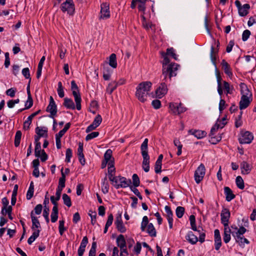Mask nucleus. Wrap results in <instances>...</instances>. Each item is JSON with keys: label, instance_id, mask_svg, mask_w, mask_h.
<instances>
[{"label": "nucleus", "instance_id": "nucleus-8", "mask_svg": "<svg viewBox=\"0 0 256 256\" xmlns=\"http://www.w3.org/2000/svg\"><path fill=\"white\" fill-rule=\"evenodd\" d=\"M235 4L238 9V14L241 16H246L248 13V10L250 8V6L248 4H244L242 6L240 2L238 0L235 1Z\"/></svg>", "mask_w": 256, "mask_h": 256}, {"label": "nucleus", "instance_id": "nucleus-12", "mask_svg": "<svg viewBox=\"0 0 256 256\" xmlns=\"http://www.w3.org/2000/svg\"><path fill=\"white\" fill-rule=\"evenodd\" d=\"M46 111L50 113V117L54 118L57 112V107L53 98L50 96V103L46 108Z\"/></svg>", "mask_w": 256, "mask_h": 256}, {"label": "nucleus", "instance_id": "nucleus-5", "mask_svg": "<svg viewBox=\"0 0 256 256\" xmlns=\"http://www.w3.org/2000/svg\"><path fill=\"white\" fill-rule=\"evenodd\" d=\"M60 9L62 12H66L70 15H73L74 12L75 8L72 0H66L60 6Z\"/></svg>", "mask_w": 256, "mask_h": 256}, {"label": "nucleus", "instance_id": "nucleus-44", "mask_svg": "<svg viewBox=\"0 0 256 256\" xmlns=\"http://www.w3.org/2000/svg\"><path fill=\"white\" fill-rule=\"evenodd\" d=\"M62 200L64 204H66L67 206L70 207L72 206L70 198L66 194H62Z\"/></svg>", "mask_w": 256, "mask_h": 256}, {"label": "nucleus", "instance_id": "nucleus-50", "mask_svg": "<svg viewBox=\"0 0 256 256\" xmlns=\"http://www.w3.org/2000/svg\"><path fill=\"white\" fill-rule=\"evenodd\" d=\"M42 149L40 143H38L36 144L34 153L35 156L36 157H39L40 156V154L42 153Z\"/></svg>", "mask_w": 256, "mask_h": 256}, {"label": "nucleus", "instance_id": "nucleus-28", "mask_svg": "<svg viewBox=\"0 0 256 256\" xmlns=\"http://www.w3.org/2000/svg\"><path fill=\"white\" fill-rule=\"evenodd\" d=\"M237 243L238 244L239 246L241 247H244L245 244H248L250 243L248 240L244 238L243 236H236L234 237Z\"/></svg>", "mask_w": 256, "mask_h": 256}, {"label": "nucleus", "instance_id": "nucleus-43", "mask_svg": "<svg viewBox=\"0 0 256 256\" xmlns=\"http://www.w3.org/2000/svg\"><path fill=\"white\" fill-rule=\"evenodd\" d=\"M22 137V132L20 130H18L16 132L15 138H14V146L18 147L20 144V140Z\"/></svg>", "mask_w": 256, "mask_h": 256}, {"label": "nucleus", "instance_id": "nucleus-9", "mask_svg": "<svg viewBox=\"0 0 256 256\" xmlns=\"http://www.w3.org/2000/svg\"><path fill=\"white\" fill-rule=\"evenodd\" d=\"M169 108L172 112L174 114H180L186 111V108L182 106L181 103H170Z\"/></svg>", "mask_w": 256, "mask_h": 256}, {"label": "nucleus", "instance_id": "nucleus-34", "mask_svg": "<svg viewBox=\"0 0 256 256\" xmlns=\"http://www.w3.org/2000/svg\"><path fill=\"white\" fill-rule=\"evenodd\" d=\"M246 232V230L245 228L242 226L237 230V232L232 231V234L233 237L236 236H243V234Z\"/></svg>", "mask_w": 256, "mask_h": 256}, {"label": "nucleus", "instance_id": "nucleus-56", "mask_svg": "<svg viewBox=\"0 0 256 256\" xmlns=\"http://www.w3.org/2000/svg\"><path fill=\"white\" fill-rule=\"evenodd\" d=\"M33 104V100L32 97H28V100L25 102L24 109H28L30 108Z\"/></svg>", "mask_w": 256, "mask_h": 256}, {"label": "nucleus", "instance_id": "nucleus-63", "mask_svg": "<svg viewBox=\"0 0 256 256\" xmlns=\"http://www.w3.org/2000/svg\"><path fill=\"white\" fill-rule=\"evenodd\" d=\"M16 92V89L14 88H11L10 89H8L6 93V95L10 96L11 98H14L15 96V94Z\"/></svg>", "mask_w": 256, "mask_h": 256}, {"label": "nucleus", "instance_id": "nucleus-15", "mask_svg": "<svg viewBox=\"0 0 256 256\" xmlns=\"http://www.w3.org/2000/svg\"><path fill=\"white\" fill-rule=\"evenodd\" d=\"M109 4L104 2L101 4L100 18H108L110 17Z\"/></svg>", "mask_w": 256, "mask_h": 256}, {"label": "nucleus", "instance_id": "nucleus-26", "mask_svg": "<svg viewBox=\"0 0 256 256\" xmlns=\"http://www.w3.org/2000/svg\"><path fill=\"white\" fill-rule=\"evenodd\" d=\"M242 96H249L251 98L252 94L250 92L246 84L242 83L240 84Z\"/></svg>", "mask_w": 256, "mask_h": 256}, {"label": "nucleus", "instance_id": "nucleus-31", "mask_svg": "<svg viewBox=\"0 0 256 256\" xmlns=\"http://www.w3.org/2000/svg\"><path fill=\"white\" fill-rule=\"evenodd\" d=\"M116 244L120 248L126 247V242L123 235L120 234L116 238Z\"/></svg>", "mask_w": 256, "mask_h": 256}, {"label": "nucleus", "instance_id": "nucleus-13", "mask_svg": "<svg viewBox=\"0 0 256 256\" xmlns=\"http://www.w3.org/2000/svg\"><path fill=\"white\" fill-rule=\"evenodd\" d=\"M230 216V213L228 209L224 208L222 210L220 214L221 222L223 224L224 226H228Z\"/></svg>", "mask_w": 256, "mask_h": 256}, {"label": "nucleus", "instance_id": "nucleus-59", "mask_svg": "<svg viewBox=\"0 0 256 256\" xmlns=\"http://www.w3.org/2000/svg\"><path fill=\"white\" fill-rule=\"evenodd\" d=\"M47 131L45 130H44L42 128L37 127L36 128V134L40 136H44V134L46 133Z\"/></svg>", "mask_w": 256, "mask_h": 256}, {"label": "nucleus", "instance_id": "nucleus-48", "mask_svg": "<svg viewBox=\"0 0 256 256\" xmlns=\"http://www.w3.org/2000/svg\"><path fill=\"white\" fill-rule=\"evenodd\" d=\"M64 220H62L59 221L58 230L59 232L60 236L64 234V232L66 230V228L64 227Z\"/></svg>", "mask_w": 256, "mask_h": 256}, {"label": "nucleus", "instance_id": "nucleus-55", "mask_svg": "<svg viewBox=\"0 0 256 256\" xmlns=\"http://www.w3.org/2000/svg\"><path fill=\"white\" fill-rule=\"evenodd\" d=\"M49 211V208L45 206L43 212V216L47 224H48L50 222V219L48 217Z\"/></svg>", "mask_w": 256, "mask_h": 256}, {"label": "nucleus", "instance_id": "nucleus-21", "mask_svg": "<svg viewBox=\"0 0 256 256\" xmlns=\"http://www.w3.org/2000/svg\"><path fill=\"white\" fill-rule=\"evenodd\" d=\"M72 94L74 98V100L76 104V107L78 110L81 109V101L82 98L78 91L72 92Z\"/></svg>", "mask_w": 256, "mask_h": 256}, {"label": "nucleus", "instance_id": "nucleus-62", "mask_svg": "<svg viewBox=\"0 0 256 256\" xmlns=\"http://www.w3.org/2000/svg\"><path fill=\"white\" fill-rule=\"evenodd\" d=\"M12 210V208L11 206H7L6 207H2V214L3 215H6V214L11 213Z\"/></svg>", "mask_w": 256, "mask_h": 256}, {"label": "nucleus", "instance_id": "nucleus-46", "mask_svg": "<svg viewBox=\"0 0 256 256\" xmlns=\"http://www.w3.org/2000/svg\"><path fill=\"white\" fill-rule=\"evenodd\" d=\"M148 224V220L147 216H144L142 218V221L141 223L140 228L142 231H144L146 226Z\"/></svg>", "mask_w": 256, "mask_h": 256}, {"label": "nucleus", "instance_id": "nucleus-49", "mask_svg": "<svg viewBox=\"0 0 256 256\" xmlns=\"http://www.w3.org/2000/svg\"><path fill=\"white\" fill-rule=\"evenodd\" d=\"M58 93L60 98H63L64 96V88L60 82L58 83Z\"/></svg>", "mask_w": 256, "mask_h": 256}, {"label": "nucleus", "instance_id": "nucleus-29", "mask_svg": "<svg viewBox=\"0 0 256 256\" xmlns=\"http://www.w3.org/2000/svg\"><path fill=\"white\" fill-rule=\"evenodd\" d=\"M64 106L68 109L74 110L76 108L74 102L71 98H64Z\"/></svg>", "mask_w": 256, "mask_h": 256}, {"label": "nucleus", "instance_id": "nucleus-57", "mask_svg": "<svg viewBox=\"0 0 256 256\" xmlns=\"http://www.w3.org/2000/svg\"><path fill=\"white\" fill-rule=\"evenodd\" d=\"M174 49L172 48H168L166 50L167 56H171L174 60H177L176 55L174 52Z\"/></svg>", "mask_w": 256, "mask_h": 256}, {"label": "nucleus", "instance_id": "nucleus-23", "mask_svg": "<svg viewBox=\"0 0 256 256\" xmlns=\"http://www.w3.org/2000/svg\"><path fill=\"white\" fill-rule=\"evenodd\" d=\"M224 192L226 195V199L228 202L231 201L235 198V195L233 194L232 190L229 187L225 186L224 188Z\"/></svg>", "mask_w": 256, "mask_h": 256}, {"label": "nucleus", "instance_id": "nucleus-36", "mask_svg": "<svg viewBox=\"0 0 256 256\" xmlns=\"http://www.w3.org/2000/svg\"><path fill=\"white\" fill-rule=\"evenodd\" d=\"M109 64L113 68H116L117 66L116 58L114 54H112L110 56Z\"/></svg>", "mask_w": 256, "mask_h": 256}, {"label": "nucleus", "instance_id": "nucleus-53", "mask_svg": "<svg viewBox=\"0 0 256 256\" xmlns=\"http://www.w3.org/2000/svg\"><path fill=\"white\" fill-rule=\"evenodd\" d=\"M133 185L135 187H138L140 185V181L138 176L136 174H134L132 176Z\"/></svg>", "mask_w": 256, "mask_h": 256}, {"label": "nucleus", "instance_id": "nucleus-22", "mask_svg": "<svg viewBox=\"0 0 256 256\" xmlns=\"http://www.w3.org/2000/svg\"><path fill=\"white\" fill-rule=\"evenodd\" d=\"M186 238L190 243L192 244H196L198 241V237L195 236L191 231H190L188 232L186 236Z\"/></svg>", "mask_w": 256, "mask_h": 256}, {"label": "nucleus", "instance_id": "nucleus-14", "mask_svg": "<svg viewBox=\"0 0 256 256\" xmlns=\"http://www.w3.org/2000/svg\"><path fill=\"white\" fill-rule=\"evenodd\" d=\"M254 138L253 135L250 132L247 131L242 134L241 137L239 138V142L240 144H250Z\"/></svg>", "mask_w": 256, "mask_h": 256}, {"label": "nucleus", "instance_id": "nucleus-40", "mask_svg": "<svg viewBox=\"0 0 256 256\" xmlns=\"http://www.w3.org/2000/svg\"><path fill=\"white\" fill-rule=\"evenodd\" d=\"M190 221L191 226V228L194 231H198V232H200V230H197L196 224V218L194 215H190Z\"/></svg>", "mask_w": 256, "mask_h": 256}, {"label": "nucleus", "instance_id": "nucleus-17", "mask_svg": "<svg viewBox=\"0 0 256 256\" xmlns=\"http://www.w3.org/2000/svg\"><path fill=\"white\" fill-rule=\"evenodd\" d=\"M164 210L166 212V216L168 222L169 227L170 228H172L173 226L172 212L170 207L168 206H165Z\"/></svg>", "mask_w": 256, "mask_h": 256}, {"label": "nucleus", "instance_id": "nucleus-3", "mask_svg": "<svg viewBox=\"0 0 256 256\" xmlns=\"http://www.w3.org/2000/svg\"><path fill=\"white\" fill-rule=\"evenodd\" d=\"M115 180L113 185L116 189L119 188H126L130 186L132 184L130 179H127L126 178L120 176H117V178H116Z\"/></svg>", "mask_w": 256, "mask_h": 256}, {"label": "nucleus", "instance_id": "nucleus-2", "mask_svg": "<svg viewBox=\"0 0 256 256\" xmlns=\"http://www.w3.org/2000/svg\"><path fill=\"white\" fill-rule=\"evenodd\" d=\"M152 84L149 81L143 82L138 84L136 88V96L140 101L144 102L152 88Z\"/></svg>", "mask_w": 256, "mask_h": 256}, {"label": "nucleus", "instance_id": "nucleus-38", "mask_svg": "<svg viewBox=\"0 0 256 256\" xmlns=\"http://www.w3.org/2000/svg\"><path fill=\"white\" fill-rule=\"evenodd\" d=\"M118 86V84L116 82H112L110 83L106 88V92L110 94L114 92V90Z\"/></svg>", "mask_w": 256, "mask_h": 256}, {"label": "nucleus", "instance_id": "nucleus-35", "mask_svg": "<svg viewBox=\"0 0 256 256\" xmlns=\"http://www.w3.org/2000/svg\"><path fill=\"white\" fill-rule=\"evenodd\" d=\"M218 51H215L214 47L213 46H211L210 48V56L211 60L214 64V65L216 66V56H217Z\"/></svg>", "mask_w": 256, "mask_h": 256}, {"label": "nucleus", "instance_id": "nucleus-64", "mask_svg": "<svg viewBox=\"0 0 256 256\" xmlns=\"http://www.w3.org/2000/svg\"><path fill=\"white\" fill-rule=\"evenodd\" d=\"M162 162L156 161L154 166L156 173L158 174L161 172Z\"/></svg>", "mask_w": 256, "mask_h": 256}, {"label": "nucleus", "instance_id": "nucleus-52", "mask_svg": "<svg viewBox=\"0 0 256 256\" xmlns=\"http://www.w3.org/2000/svg\"><path fill=\"white\" fill-rule=\"evenodd\" d=\"M142 24L143 26L146 30H148L152 28V24L151 23L146 21V18L144 16H142Z\"/></svg>", "mask_w": 256, "mask_h": 256}, {"label": "nucleus", "instance_id": "nucleus-19", "mask_svg": "<svg viewBox=\"0 0 256 256\" xmlns=\"http://www.w3.org/2000/svg\"><path fill=\"white\" fill-rule=\"evenodd\" d=\"M188 134L194 135L198 139H200L206 135V132L204 130H188Z\"/></svg>", "mask_w": 256, "mask_h": 256}, {"label": "nucleus", "instance_id": "nucleus-33", "mask_svg": "<svg viewBox=\"0 0 256 256\" xmlns=\"http://www.w3.org/2000/svg\"><path fill=\"white\" fill-rule=\"evenodd\" d=\"M34 232L32 235L28 238V242L29 244H31L39 236L40 230H33Z\"/></svg>", "mask_w": 256, "mask_h": 256}, {"label": "nucleus", "instance_id": "nucleus-1", "mask_svg": "<svg viewBox=\"0 0 256 256\" xmlns=\"http://www.w3.org/2000/svg\"><path fill=\"white\" fill-rule=\"evenodd\" d=\"M161 55L164 60L162 62V76L164 77L163 80L166 81V77L169 76L170 80L172 77L175 76L176 75V71L179 66L175 63H170V59L167 56V54L164 52H160Z\"/></svg>", "mask_w": 256, "mask_h": 256}, {"label": "nucleus", "instance_id": "nucleus-45", "mask_svg": "<svg viewBox=\"0 0 256 256\" xmlns=\"http://www.w3.org/2000/svg\"><path fill=\"white\" fill-rule=\"evenodd\" d=\"M184 212V208L182 206H178L176 208V213L178 218H181Z\"/></svg>", "mask_w": 256, "mask_h": 256}, {"label": "nucleus", "instance_id": "nucleus-30", "mask_svg": "<svg viewBox=\"0 0 256 256\" xmlns=\"http://www.w3.org/2000/svg\"><path fill=\"white\" fill-rule=\"evenodd\" d=\"M64 186L65 184H63L62 182H60V184L58 183V186L56 193V197H54V200H56V202L60 199L62 192V190L63 188H64Z\"/></svg>", "mask_w": 256, "mask_h": 256}, {"label": "nucleus", "instance_id": "nucleus-54", "mask_svg": "<svg viewBox=\"0 0 256 256\" xmlns=\"http://www.w3.org/2000/svg\"><path fill=\"white\" fill-rule=\"evenodd\" d=\"M99 135V132H92L88 134L86 137V140L88 141L94 138L97 137Z\"/></svg>", "mask_w": 256, "mask_h": 256}, {"label": "nucleus", "instance_id": "nucleus-32", "mask_svg": "<svg viewBox=\"0 0 256 256\" xmlns=\"http://www.w3.org/2000/svg\"><path fill=\"white\" fill-rule=\"evenodd\" d=\"M147 232L148 234L152 237H155L156 236V230L152 223H150L147 226Z\"/></svg>", "mask_w": 256, "mask_h": 256}, {"label": "nucleus", "instance_id": "nucleus-6", "mask_svg": "<svg viewBox=\"0 0 256 256\" xmlns=\"http://www.w3.org/2000/svg\"><path fill=\"white\" fill-rule=\"evenodd\" d=\"M163 80L164 78L162 80L160 86L156 88V96L159 98L163 97L167 93L168 90L166 84L168 82V80L169 81L170 80L169 78H168V76L166 77V81Z\"/></svg>", "mask_w": 256, "mask_h": 256}, {"label": "nucleus", "instance_id": "nucleus-10", "mask_svg": "<svg viewBox=\"0 0 256 256\" xmlns=\"http://www.w3.org/2000/svg\"><path fill=\"white\" fill-rule=\"evenodd\" d=\"M225 124V122H224L222 124H218V122H216L215 124V125L210 130V136H211L210 140L212 141V144L216 143V142H218L220 140L221 137L220 136L215 140V138L213 137V136L215 132L218 128H222L224 126Z\"/></svg>", "mask_w": 256, "mask_h": 256}, {"label": "nucleus", "instance_id": "nucleus-25", "mask_svg": "<svg viewBox=\"0 0 256 256\" xmlns=\"http://www.w3.org/2000/svg\"><path fill=\"white\" fill-rule=\"evenodd\" d=\"M232 232L229 227V226H224V241L225 243H228L230 240V234Z\"/></svg>", "mask_w": 256, "mask_h": 256}, {"label": "nucleus", "instance_id": "nucleus-51", "mask_svg": "<svg viewBox=\"0 0 256 256\" xmlns=\"http://www.w3.org/2000/svg\"><path fill=\"white\" fill-rule=\"evenodd\" d=\"M114 160H110L108 164V173H115Z\"/></svg>", "mask_w": 256, "mask_h": 256}, {"label": "nucleus", "instance_id": "nucleus-24", "mask_svg": "<svg viewBox=\"0 0 256 256\" xmlns=\"http://www.w3.org/2000/svg\"><path fill=\"white\" fill-rule=\"evenodd\" d=\"M221 64L226 74L229 77L232 76V73L228 64L224 60H223L222 61Z\"/></svg>", "mask_w": 256, "mask_h": 256}, {"label": "nucleus", "instance_id": "nucleus-60", "mask_svg": "<svg viewBox=\"0 0 256 256\" xmlns=\"http://www.w3.org/2000/svg\"><path fill=\"white\" fill-rule=\"evenodd\" d=\"M72 150L70 148H68L66 150V162H69L70 161V158L72 157Z\"/></svg>", "mask_w": 256, "mask_h": 256}, {"label": "nucleus", "instance_id": "nucleus-37", "mask_svg": "<svg viewBox=\"0 0 256 256\" xmlns=\"http://www.w3.org/2000/svg\"><path fill=\"white\" fill-rule=\"evenodd\" d=\"M34 184L33 182H31L28 190L26 194V198L28 200L31 199L34 195Z\"/></svg>", "mask_w": 256, "mask_h": 256}, {"label": "nucleus", "instance_id": "nucleus-61", "mask_svg": "<svg viewBox=\"0 0 256 256\" xmlns=\"http://www.w3.org/2000/svg\"><path fill=\"white\" fill-rule=\"evenodd\" d=\"M250 34V32L249 30H245L244 31L242 35V40L245 42L248 40Z\"/></svg>", "mask_w": 256, "mask_h": 256}, {"label": "nucleus", "instance_id": "nucleus-47", "mask_svg": "<svg viewBox=\"0 0 256 256\" xmlns=\"http://www.w3.org/2000/svg\"><path fill=\"white\" fill-rule=\"evenodd\" d=\"M96 242H93L92 244V247L90 250L88 256H96Z\"/></svg>", "mask_w": 256, "mask_h": 256}, {"label": "nucleus", "instance_id": "nucleus-18", "mask_svg": "<svg viewBox=\"0 0 256 256\" xmlns=\"http://www.w3.org/2000/svg\"><path fill=\"white\" fill-rule=\"evenodd\" d=\"M249 96H242L239 104L240 110L246 108L250 104L251 100Z\"/></svg>", "mask_w": 256, "mask_h": 256}, {"label": "nucleus", "instance_id": "nucleus-11", "mask_svg": "<svg viewBox=\"0 0 256 256\" xmlns=\"http://www.w3.org/2000/svg\"><path fill=\"white\" fill-rule=\"evenodd\" d=\"M50 200L52 204L54 205L52 208V212L50 214L51 222H55L58 220V203L54 200V196H50Z\"/></svg>", "mask_w": 256, "mask_h": 256}, {"label": "nucleus", "instance_id": "nucleus-16", "mask_svg": "<svg viewBox=\"0 0 256 256\" xmlns=\"http://www.w3.org/2000/svg\"><path fill=\"white\" fill-rule=\"evenodd\" d=\"M214 234L215 249L218 250L220 248L222 245V239L219 230L218 229L215 230Z\"/></svg>", "mask_w": 256, "mask_h": 256}, {"label": "nucleus", "instance_id": "nucleus-42", "mask_svg": "<svg viewBox=\"0 0 256 256\" xmlns=\"http://www.w3.org/2000/svg\"><path fill=\"white\" fill-rule=\"evenodd\" d=\"M112 152L110 149L106 150L104 154V160L109 162L110 160H114V159L112 158Z\"/></svg>", "mask_w": 256, "mask_h": 256}, {"label": "nucleus", "instance_id": "nucleus-58", "mask_svg": "<svg viewBox=\"0 0 256 256\" xmlns=\"http://www.w3.org/2000/svg\"><path fill=\"white\" fill-rule=\"evenodd\" d=\"M102 121V116L100 114H98L94 118L92 123L97 127L100 126Z\"/></svg>", "mask_w": 256, "mask_h": 256}, {"label": "nucleus", "instance_id": "nucleus-4", "mask_svg": "<svg viewBox=\"0 0 256 256\" xmlns=\"http://www.w3.org/2000/svg\"><path fill=\"white\" fill-rule=\"evenodd\" d=\"M148 139H144L140 146L142 155L143 158L142 165L150 164V156L148 154Z\"/></svg>", "mask_w": 256, "mask_h": 256}, {"label": "nucleus", "instance_id": "nucleus-27", "mask_svg": "<svg viewBox=\"0 0 256 256\" xmlns=\"http://www.w3.org/2000/svg\"><path fill=\"white\" fill-rule=\"evenodd\" d=\"M240 168L242 174H248L251 170V166L246 162H242L240 164Z\"/></svg>", "mask_w": 256, "mask_h": 256}, {"label": "nucleus", "instance_id": "nucleus-39", "mask_svg": "<svg viewBox=\"0 0 256 256\" xmlns=\"http://www.w3.org/2000/svg\"><path fill=\"white\" fill-rule=\"evenodd\" d=\"M224 84V88L225 89L226 91V94H232L233 92L234 88L232 86H230L228 82L226 81L223 82Z\"/></svg>", "mask_w": 256, "mask_h": 256}, {"label": "nucleus", "instance_id": "nucleus-20", "mask_svg": "<svg viewBox=\"0 0 256 256\" xmlns=\"http://www.w3.org/2000/svg\"><path fill=\"white\" fill-rule=\"evenodd\" d=\"M30 216L32 221V230H38V228L40 227V223L38 218L34 216V210H32L30 212Z\"/></svg>", "mask_w": 256, "mask_h": 256}, {"label": "nucleus", "instance_id": "nucleus-41", "mask_svg": "<svg viewBox=\"0 0 256 256\" xmlns=\"http://www.w3.org/2000/svg\"><path fill=\"white\" fill-rule=\"evenodd\" d=\"M236 186L240 190H243L244 188V180L240 176H238L236 178Z\"/></svg>", "mask_w": 256, "mask_h": 256}, {"label": "nucleus", "instance_id": "nucleus-7", "mask_svg": "<svg viewBox=\"0 0 256 256\" xmlns=\"http://www.w3.org/2000/svg\"><path fill=\"white\" fill-rule=\"evenodd\" d=\"M206 173V169L203 164H200L194 172V180L197 184H199L203 179Z\"/></svg>", "mask_w": 256, "mask_h": 256}]
</instances>
